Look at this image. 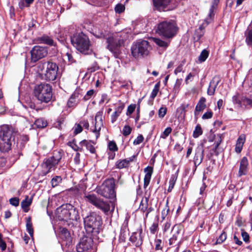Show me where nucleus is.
I'll return each instance as SVG.
<instances>
[{"instance_id":"obj_22","label":"nucleus","mask_w":252,"mask_h":252,"mask_svg":"<svg viewBox=\"0 0 252 252\" xmlns=\"http://www.w3.org/2000/svg\"><path fill=\"white\" fill-rule=\"evenodd\" d=\"M134 157L118 160L116 163V167L118 169H122L127 167L130 163L133 160Z\"/></svg>"},{"instance_id":"obj_61","label":"nucleus","mask_w":252,"mask_h":252,"mask_svg":"<svg viewBox=\"0 0 252 252\" xmlns=\"http://www.w3.org/2000/svg\"><path fill=\"white\" fill-rule=\"evenodd\" d=\"M242 237L243 240L245 242H248L249 241L250 236L248 233L245 231H243L241 233Z\"/></svg>"},{"instance_id":"obj_53","label":"nucleus","mask_w":252,"mask_h":252,"mask_svg":"<svg viewBox=\"0 0 252 252\" xmlns=\"http://www.w3.org/2000/svg\"><path fill=\"white\" fill-rule=\"evenodd\" d=\"M144 140V137L142 135H139L137 138L134 140L133 144L134 145H139Z\"/></svg>"},{"instance_id":"obj_19","label":"nucleus","mask_w":252,"mask_h":252,"mask_svg":"<svg viewBox=\"0 0 252 252\" xmlns=\"http://www.w3.org/2000/svg\"><path fill=\"white\" fill-rule=\"evenodd\" d=\"M80 144L81 146H85L88 150H89L91 153L94 154L95 153V149L94 147V145L95 144V142L93 140H83L80 142Z\"/></svg>"},{"instance_id":"obj_9","label":"nucleus","mask_w":252,"mask_h":252,"mask_svg":"<svg viewBox=\"0 0 252 252\" xmlns=\"http://www.w3.org/2000/svg\"><path fill=\"white\" fill-rule=\"evenodd\" d=\"M115 187L114 179H108L101 186L96 188V192L106 198H114L116 197Z\"/></svg>"},{"instance_id":"obj_27","label":"nucleus","mask_w":252,"mask_h":252,"mask_svg":"<svg viewBox=\"0 0 252 252\" xmlns=\"http://www.w3.org/2000/svg\"><path fill=\"white\" fill-rule=\"evenodd\" d=\"M47 126V122L43 118L36 120L33 125V128H43Z\"/></svg>"},{"instance_id":"obj_63","label":"nucleus","mask_w":252,"mask_h":252,"mask_svg":"<svg viewBox=\"0 0 252 252\" xmlns=\"http://www.w3.org/2000/svg\"><path fill=\"white\" fill-rule=\"evenodd\" d=\"M94 91L93 90H90L87 92L86 94L84 96V99L88 100L94 94Z\"/></svg>"},{"instance_id":"obj_35","label":"nucleus","mask_w":252,"mask_h":252,"mask_svg":"<svg viewBox=\"0 0 252 252\" xmlns=\"http://www.w3.org/2000/svg\"><path fill=\"white\" fill-rule=\"evenodd\" d=\"M61 237L63 239H68L70 238V233L65 228H62L60 231Z\"/></svg>"},{"instance_id":"obj_48","label":"nucleus","mask_w":252,"mask_h":252,"mask_svg":"<svg viewBox=\"0 0 252 252\" xmlns=\"http://www.w3.org/2000/svg\"><path fill=\"white\" fill-rule=\"evenodd\" d=\"M10 204L15 207H17L19 204V199L18 197H12L9 200Z\"/></svg>"},{"instance_id":"obj_51","label":"nucleus","mask_w":252,"mask_h":252,"mask_svg":"<svg viewBox=\"0 0 252 252\" xmlns=\"http://www.w3.org/2000/svg\"><path fill=\"white\" fill-rule=\"evenodd\" d=\"M222 141L221 136L220 135H219L217 136V137L216 138V140L215 141V147H214V151H216L217 149L218 148V147L220 146V144L221 143Z\"/></svg>"},{"instance_id":"obj_6","label":"nucleus","mask_w":252,"mask_h":252,"mask_svg":"<svg viewBox=\"0 0 252 252\" xmlns=\"http://www.w3.org/2000/svg\"><path fill=\"white\" fill-rule=\"evenodd\" d=\"M71 42L76 49L83 54H88L92 51L89 39L82 32L74 34L71 38Z\"/></svg>"},{"instance_id":"obj_41","label":"nucleus","mask_w":252,"mask_h":252,"mask_svg":"<svg viewBox=\"0 0 252 252\" xmlns=\"http://www.w3.org/2000/svg\"><path fill=\"white\" fill-rule=\"evenodd\" d=\"M189 107V104L188 103H183L178 108V111H181V114L183 113L185 115L186 112L187 111L188 108Z\"/></svg>"},{"instance_id":"obj_3","label":"nucleus","mask_w":252,"mask_h":252,"mask_svg":"<svg viewBox=\"0 0 252 252\" xmlns=\"http://www.w3.org/2000/svg\"><path fill=\"white\" fill-rule=\"evenodd\" d=\"M14 130L11 126L3 125L0 127V151L7 152L14 142Z\"/></svg>"},{"instance_id":"obj_7","label":"nucleus","mask_w":252,"mask_h":252,"mask_svg":"<svg viewBox=\"0 0 252 252\" xmlns=\"http://www.w3.org/2000/svg\"><path fill=\"white\" fill-rule=\"evenodd\" d=\"M34 94L36 98L41 102L48 103L52 98V88L47 83H42L35 86Z\"/></svg>"},{"instance_id":"obj_2","label":"nucleus","mask_w":252,"mask_h":252,"mask_svg":"<svg viewBox=\"0 0 252 252\" xmlns=\"http://www.w3.org/2000/svg\"><path fill=\"white\" fill-rule=\"evenodd\" d=\"M126 34L123 32L114 33L106 37L107 48L116 58H119L121 53V48L124 45Z\"/></svg>"},{"instance_id":"obj_54","label":"nucleus","mask_w":252,"mask_h":252,"mask_svg":"<svg viewBox=\"0 0 252 252\" xmlns=\"http://www.w3.org/2000/svg\"><path fill=\"white\" fill-rule=\"evenodd\" d=\"M125 8V6L124 5H123L122 4H118L116 5V6L115 8V10L116 12L118 13H121L124 11Z\"/></svg>"},{"instance_id":"obj_59","label":"nucleus","mask_w":252,"mask_h":252,"mask_svg":"<svg viewBox=\"0 0 252 252\" xmlns=\"http://www.w3.org/2000/svg\"><path fill=\"white\" fill-rule=\"evenodd\" d=\"M213 116V112L211 111H209L205 113L202 117V118L203 119H210Z\"/></svg>"},{"instance_id":"obj_5","label":"nucleus","mask_w":252,"mask_h":252,"mask_svg":"<svg viewBox=\"0 0 252 252\" xmlns=\"http://www.w3.org/2000/svg\"><path fill=\"white\" fill-rule=\"evenodd\" d=\"M177 32L176 25L171 20L159 23L156 29V33L167 39L173 38L176 34Z\"/></svg>"},{"instance_id":"obj_13","label":"nucleus","mask_w":252,"mask_h":252,"mask_svg":"<svg viewBox=\"0 0 252 252\" xmlns=\"http://www.w3.org/2000/svg\"><path fill=\"white\" fill-rule=\"evenodd\" d=\"M30 53L31 61L35 63L40 59L45 57L48 54V50L45 47L36 45L32 48Z\"/></svg>"},{"instance_id":"obj_33","label":"nucleus","mask_w":252,"mask_h":252,"mask_svg":"<svg viewBox=\"0 0 252 252\" xmlns=\"http://www.w3.org/2000/svg\"><path fill=\"white\" fill-rule=\"evenodd\" d=\"M204 27L203 26H201L198 29H197L194 33V38H196L197 40L200 39V38L203 35Z\"/></svg>"},{"instance_id":"obj_26","label":"nucleus","mask_w":252,"mask_h":252,"mask_svg":"<svg viewBox=\"0 0 252 252\" xmlns=\"http://www.w3.org/2000/svg\"><path fill=\"white\" fill-rule=\"evenodd\" d=\"M181 229L179 226L175 225L172 228L173 236L169 240V243L170 245L174 243L177 240L178 235L180 233Z\"/></svg>"},{"instance_id":"obj_45","label":"nucleus","mask_w":252,"mask_h":252,"mask_svg":"<svg viewBox=\"0 0 252 252\" xmlns=\"http://www.w3.org/2000/svg\"><path fill=\"white\" fill-rule=\"evenodd\" d=\"M94 34L97 38H103L105 36V33L102 30L97 31L96 29H95Z\"/></svg>"},{"instance_id":"obj_50","label":"nucleus","mask_w":252,"mask_h":252,"mask_svg":"<svg viewBox=\"0 0 252 252\" xmlns=\"http://www.w3.org/2000/svg\"><path fill=\"white\" fill-rule=\"evenodd\" d=\"M176 179L174 177H171L169 181V185L167 189L168 192H171L173 189Z\"/></svg>"},{"instance_id":"obj_60","label":"nucleus","mask_w":252,"mask_h":252,"mask_svg":"<svg viewBox=\"0 0 252 252\" xmlns=\"http://www.w3.org/2000/svg\"><path fill=\"white\" fill-rule=\"evenodd\" d=\"M0 248L3 251L6 249V245L5 242L2 239V235L0 233Z\"/></svg>"},{"instance_id":"obj_18","label":"nucleus","mask_w":252,"mask_h":252,"mask_svg":"<svg viewBox=\"0 0 252 252\" xmlns=\"http://www.w3.org/2000/svg\"><path fill=\"white\" fill-rule=\"evenodd\" d=\"M80 94L78 92L75 91L71 95L67 102V106L72 107L76 106L79 101Z\"/></svg>"},{"instance_id":"obj_37","label":"nucleus","mask_w":252,"mask_h":252,"mask_svg":"<svg viewBox=\"0 0 252 252\" xmlns=\"http://www.w3.org/2000/svg\"><path fill=\"white\" fill-rule=\"evenodd\" d=\"M202 134V130L201 126L197 125L193 133V136L194 138H197Z\"/></svg>"},{"instance_id":"obj_34","label":"nucleus","mask_w":252,"mask_h":252,"mask_svg":"<svg viewBox=\"0 0 252 252\" xmlns=\"http://www.w3.org/2000/svg\"><path fill=\"white\" fill-rule=\"evenodd\" d=\"M209 52L206 49H204L198 57V61L200 63L204 62L208 57Z\"/></svg>"},{"instance_id":"obj_1","label":"nucleus","mask_w":252,"mask_h":252,"mask_svg":"<svg viewBox=\"0 0 252 252\" xmlns=\"http://www.w3.org/2000/svg\"><path fill=\"white\" fill-rule=\"evenodd\" d=\"M37 72L41 78L47 81H54L57 78L58 66L57 64L50 61H42L37 65Z\"/></svg>"},{"instance_id":"obj_16","label":"nucleus","mask_w":252,"mask_h":252,"mask_svg":"<svg viewBox=\"0 0 252 252\" xmlns=\"http://www.w3.org/2000/svg\"><path fill=\"white\" fill-rule=\"evenodd\" d=\"M149 199L148 197H145L142 198L139 209L143 213H146L145 218H147L148 215L150 213L154 210V208L152 207L151 204L148 203Z\"/></svg>"},{"instance_id":"obj_43","label":"nucleus","mask_w":252,"mask_h":252,"mask_svg":"<svg viewBox=\"0 0 252 252\" xmlns=\"http://www.w3.org/2000/svg\"><path fill=\"white\" fill-rule=\"evenodd\" d=\"M168 200L166 201V206L165 208L162 210L161 212V217L163 219H165V218L168 215L169 212V207L168 206Z\"/></svg>"},{"instance_id":"obj_15","label":"nucleus","mask_w":252,"mask_h":252,"mask_svg":"<svg viewBox=\"0 0 252 252\" xmlns=\"http://www.w3.org/2000/svg\"><path fill=\"white\" fill-rule=\"evenodd\" d=\"M93 244V241L91 237L84 236L81 239L77 246V251L78 252H82L88 250L92 248Z\"/></svg>"},{"instance_id":"obj_55","label":"nucleus","mask_w":252,"mask_h":252,"mask_svg":"<svg viewBox=\"0 0 252 252\" xmlns=\"http://www.w3.org/2000/svg\"><path fill=\"white\" fill-rule=\"evenodd\" d=\"M158 228V223L157 222H154L150 228L151 232L155 234Z\"/></svg>"},{"instance_id":"obj_56","label":"nucleus","mask_w":252,"mask_h":252,"mask_svg":"<svg viewBox=\"0 0 252 252\" xmlns=\"http://www.w3.org/2000/svg\"><path fill=\"white\" fill-rule=\"evenodd\" d=\"M167 109L165 107H161L158 110V116L160 118H163L166 114Z\"/></svg>"},{"instance_id":"obj_23","label":"nucleus","mask_w":252,"mask_h":252,"mask_svg":"<svg viewBox=\"0 0 252 252\" xmlns=\"http://www.w3.org/2000/svg\"><path fill=\"white\" fill-rule=\"evenodd\" d=\"M36 42L39 44H46L48 45H53L54 40L47 35H43L36 39Z\"/></svg>"},{"instance_id":"obj_31","label":"nucleus","mask_w":252,"mask_h":252,"mask_svg":"<svg viewBox=\"0 0 252 252\" xmlns=\"http://www.w3.org/2000/svg\"><path fill=\"white\" fill-rule=\"evenodd\" d=\"M34 0H20L18 5L21 9L26 7H29L33 2Z\"/></svg>"},{"instance_id":"obj_38","label":"nucleus","mask_w":252,"mask_h":252,"mask_svg":"<svg viewBox=\"0 0 252 252\" xmlns=\"http://www.w3.org/2000/svg\"><path fill=\"white\" fill-rule=\"evenodd\" d=\"M62 178L60 176H56L54 177L51 181L52 186L55 187L57 186L62 182Z\"/></svg>"},{"instance_id":"obj_42","label":"nucleus","mask_w":252,"mask_h":252,"mask_svg":"<svg viewBox=\"0 0 252 252\" xmlns=\"http://www.w3.org/2000/svg\"><path fill=\"white\" fill-rule=\"evenodd\" d=\"M109 150L111 152H115L118 151V149L116 143L114 141H110L108 145Z\"/></svg>"},{"instance_id":"obj_21","label":"nucleus","mask_w":252,"mask_h":252,"mask_svg":"<svg viewBox=\"0 0 252 252\" xmlns=\"http://www.w3.org/2000/svg\"><path fill=\"white\" fill-rule=\"evenodd\" d=\"M154 5L159 10H164V9L170 3V0H153Z\"/></svg>"},{"instance_id":"obj_28","label":"nucleus","mask_w":252,"mask_h":252,"mask_svg":"<svg viewBox=\"0 0 252 252\" xmlns=\"http://www.w3.org/2000/svg\"><path fill=\"white\" fill-rule=\"evenodd\" d=\"M218 0H214L211 8L210 9L209 13L208 14V17L205 20L207 25L210 23L213 20V18L214 16V9L217 6Z\"/></svg>"},{"instance_id":"obj_46","label":"nucleus","mask_w":252,"mask_h":252,"mask_svg":"<svg viewBox=\"0 0 252 252\" xmlns=\"http://www.w3.org/2000/svg\"><path fill=\"white\" fill-rule=\"evenodd\" d=\"M206 108L205 104L198 103L195 107V115H197V112H200L203 111Z\"/></svg>"},{"instance_id":"obj_44","label":"nucleus","mask_w":252,"mask_h":252,"mask_svg":"<svg viewBox=\"0 0 252 252\" xmlns=\"http://www.w3.org/2000/svg\"><path fill=\"white\" fill-rule=\"evenodd\" d=\"M246 42L248 45L252 46V30H250L248 32L246 38Z\"/></svg>"},{"instance_id":"obj_4","label":"nucleus","mask_w":252,"mask_h":252,"mask_svg":"<svg viewBox=\"0 0 252 252\" xmlns=\"http://www.w3.org/2000/svg\"><path fill=\"white\" fill-rule=\"evenodd\" d=\"M84 223L86 230L88 233L97 234L101 229L102 220L101 216L95 212H92L85 218Z\"/></svg>"},{"instance_id":"obj_8","label":"nucleus","mask_w":252,"mask_h":252,"mask_svg":"<svg viewBox=\"0 0 252 252\" xmlns=\"http://www.w3.org/2000/svg\"><path fill=\"white\" fill-rule=\"evenodd\" d=\"M151 49L152 47L148 41L139 40L132 45L131 54L135 58L144 57L149 55Z\"/></svg>"},{"instance_id":"obj_36","label":"nucleus","mask_w":252,"mask_h":252,"mask_svg":"<svg viewBox=\"0 0 252 252\" xmlns=\"http://www.w3.org/2000/svg\"><path fill=\"white\" fill-rule=\"evenodd\" d=\"M26 227L27 231L32 236L33 233V230L32 228V223L30 218H29L27 220Z\"/></svg>"},{"instance_id":"obj_11","label":"nucleus","mask_w":252,"mask_h":252,"mask_svg":"<svg viewBox=\"0 0 252 252\" xmlns=\"http://www.w3.org/2000/svg\"><path fill=\"white\" fill-rule=\"evenodd\" d=\"M61 215L65 221L71 220V223L76 222L80 219L78 210L73 205L66 204L62 206Z\"/></svg>"},{"instance_id":"obj_30","label":"nucleus","mask_w":252,"mask_h":252,"mask_svg":"<svg viewBox=\"0 0 252 252\" xmlns=\"http://www.w3.org/2000/svg\"><path fill=\"white\" fill-rule=\"evenodd\" d=\"M32 203V200L29 199V197L26 196V198L23 200L21 203V207L25 212L28 211V207Z\"/></svg>"},{"instance_id":"obj_10","label":"nucleus","mask_w":252,"mask_h":252,"mask_svg":"<svg viewBox=\"0 0 252 252\" xmlns=\"http://www.w3.org/2000/svg\"><path fill=\"white\" fill-rule=\"evenodd\" d=\"M62 155L60 152L55 151L54 152L52 157L45 159L42 164V174L46 175L52 170H55L62 159Z\"/></svg>"},{"instance_id":"obj_32","label":"nucleus","mask_w":252,"mask_h":252,"mask_svg":"<svg viewBox=\"0 0 252 252\" xmlns=\"http://www.w3.org/2000/svg\"><path fill=\"white\" fill-rule=\"evenodd\" d=\"M153 41L156 44L161 47L166 48L169 44V41H164L158 38H153Z\"/></svg>"},{"instance_id":"obj_47","label":"nucleus","mask_w":252,"mask_h":252,"mask_svg":"<svg viewBox=\"0 0 252 252\" xmlns=\"http://www.w3.org/2000/svg\"><path fill=\"white\" fill-rule=\"evenodd\" d=\"M226 234L224 232H223L217 239L216 244H221L223 242L226 240Z\"/></svg>"},{"instance_id":"obj_52","label":"nucleus","mask_w":252,"mask_h":252,"mask_svg":"<svg viewBox=\"0 0 252 252\" xmlns=\"http://www.w3.org/2000/svg\"><path fill=\"white\" fill-rule=\"evenodd\" d=\"M68 144L75 151L82 152L83 151L82 148L79 147L77 145L73 142H69Z\"/></svg>"},{"instance_id":"obj_20","label":"nucleus","mask_w":252,"mask_h":252,"mask_svg":"<svg viewBox=\"0 0 252 252\" xmlns=\"http://www.w3.org/2000/svg\"><path fill=\"white\" fill-rule=\"evenodd\" d=\"M248 165V159L246 157H243L241 161L239 170L238 172L239 176L245 175L247 172V167Z\"/></svg>"},{"instance_id":"obj_62","label":"nucleus","mask_w":252,"mask_h":252,"mask_svg":"<svg viewBox=\"0 0 252 252\" xmlns=\"http://www.w3.org/2000/svg\"><path fill=\"white\" fill-rule=\"evenodd\" d=\"M153 168L151 166H148L144 169V172L146 173L145 176L150 175V177L152 176L153 173Z\"/></svg>"},{"instance_id":"obj_29","label":"nucleus","mask_w":252,"mask_h":252,"mask_svg":"<svg viewBox=\"0 0 252 252\" xmlns=\"http://www.w3.org/2000/svg\"><path fill=\"white\" fill-rule=\"evenodd\" d=\"M142 232V230H141L140 234H139L138 238L137 237V233H133L129 238L130 241L132 243H135L136 246H139L142 244V240L140 236V234Z\"/></svg>"},{"instance_id":"obj_40","label":"nucleus","mask_w":252,"mask_h":252,"mask_svg":"<svg viewBox=\"0 0 252 252\" xmlns=\"http://www.w3.org/2000/svg\"><path fill=\"white\" fill-rule=\"evenodd\" d=\"M172 131V128L170 127H168L164 130L161 134L160 137L162 139H166Z\"/></svg>"},{"instance_id":"obj_12","label":"nucleus","mask_w":252,"mask_h":252,"mask_svg":"<svg viewBox=\"0 0 252 252\" xmlns=\"http://www.w3.org/2000/svg\"><path fill=\"white\" fill-rule=\"evenodd\" d=\"M84 198L86 202L92 204L104 213H107L109 211L110 208L109 204L98 198L95 194H88L84 196Z\"/></svg>"},{"instance_id":"obj_58","label":"nucleus","mask_w":252,"mask_h":252,"mask_svg":"<svg viewBox=\"0 0 252 252\" xmlns=\"http://www.w3.org/2000/svg\"><path fill=\"white\" fill-rule=\"evenodd\" d=\"M151 177H150V175L145 176L144 179V188H146L149 185Z\"/></svg>"},{"instance_id":"obj_57","label":"nucleus","mask_w":252,"mask_h":252,"mask_svg":"<svg viewBox=\"0 0 252 252\" xmlns=\"http://www.w3.org/2000/svg\"><path fill=\"white\" fill-rule=\"evenodd\" d=\"M162 243L161 240L157 239L155 240V249L156 250H161L162 247L161 244Z\"/></svg>"},{"instance_id":"obj_14","label":"nucleus","mask_w":252,"mask_h":252,"mask_svg":"<svg viewBox=\"0 0 252 252\" xmlns=\"http://www.w3.org/2000/svg\"><path fill=\"white\" fill-rule=\"evenodd\" d=\"M103 111H100L96 113L95 116V123L94 128H91L92 131L95 134V139H97L99 136V131L102 127L103 126Z\"/></svg>"},{"instance_id":"obj_49","label":"nucleus","mask_w":252,"mask_h":252,"mask_svg":"<svg viewBox=\"0 0 252 252\" xmlns=\"http://www.w3.org/2000/svg\"><path fill=\"white\" fill-rule=\"evenodd\" d=\"M131 132V127L128 126H125L123 128L122 133L124 136H127L130 134Z\"/></svg>"},{"instance_id":"obj_39","label":"nucleus","mask_w":252,"mask_h":252,"mask_svg":"<svg viewBox=\"0 0 252 252\" xmlns=\"http://www.w3.org/2000/svg\"><path fill=\"white\" fill-rule=\"evenodd\" d=\"M63 57L64 60H67L68 61L69 63H72L75 62L70 52H66L63 56Z\"/></svg>"},{"instance_id":"obj_25","label":"nucleus","mask_w":252,"mask_h":252,"mask_svg":"<svg viewBox=\"0 0 252 252\" xmlns=\"http://www.w3.org/2000/svg\"><path fill=\"white\" fill-rule=\"evenodd\" d=\"M245 141V137L244 135H240L238 138L236 146H235V152L237 153H240L243 148L244 143Z\"/></svg>"},{"instance_id":"obj_24","label":"nucleus","mask_w":252,"mask_h":252,"mask_svg":"<svg viewBox=\"0 0 252 252\" xmlns=\"http://www.w3.org/2000/svg\"><path fill=\"white\" fill-rule=\"evenodd\" d=\"M204 151L200 149H198L196 151L195 156L194 157V163L196 165H199L202 161L203 158Z\"/></svg>"},{"instance_id":"obj_64","label":"nucleus","mask_w":252,"mask_h":252,"mask_svg":"<svg viewBox=\"0 0 252 252\" xmlns=\"http://www.w3.org/2000/svg\"><path fill=\"white\" fill-rule=\"evenodd\" d=\"M243 101L245 104L250 105L252 107V99L245 97L243 99Z\"/></svg>"},{"instance_id":"obj_17","label":"nucleus","mask_w":252,"mask_h":252,"mask_svg":"<svg viewBox=\"0 0 252 252\" xmlns=\"http://www.w3.org/2000/svg\"><path fill=\"white\" fill-rule=\"evenodd\" d=\"M220 81L219 76H214L210 82L209 86L208 88L207 94L209 95H212L215 94L216 88Z\"/></svg>"}]
</instances>
